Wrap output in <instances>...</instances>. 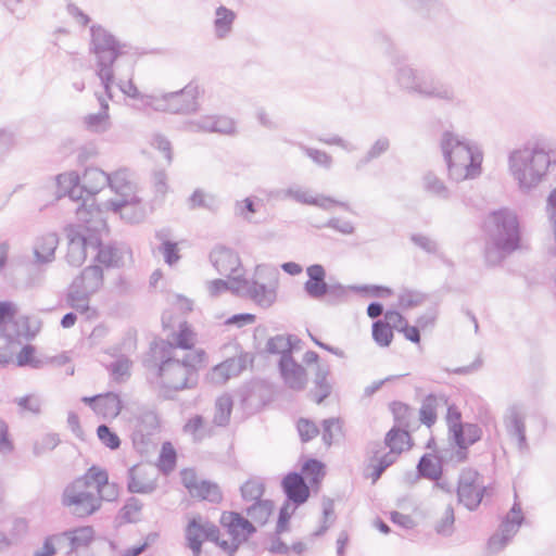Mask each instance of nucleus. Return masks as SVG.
Returning <instances> with one entry per match:
<instances>
[{"label": "nucleus", "mask_w": 556, "mask_h": 556, "mask_svg": "<svg viewBox=\"0 0 556 556\" xmlns=\"http://www.w3.org/2000/svg\"><path fill=\"white\" fill-rule=\"evenodd\" d=\"M523 521V515L519 504L515 503L506 515L497 532H495L489 540V549L493 553L503 549L513 536L518 532Z\"/></svg>", "instance_id": "nucleus-16"}, {"label": "nucleus", "mask_w": 556, "mask_h": 556, "mask_svg": "<svg viewBox=\"0 0 556 556\" xmlns=\"http://www.w3.org/2000/svg\"><path fill=\"white\" fill-rule=\"evenodd\" d=\"M109 175L100 168L90 167L87 168L80 177L81 188V203L77 207L86 205L88 210H99L94 206L93 201L88 204V201L108 186Z\"/></svg>", "instance_id": "nucleus-20"}, {"label": "nucleus", "mask_w": 556, "mask_h": 556, "mask_svg": "<svg viewBox=\"0 0 556 556\" xmlns=\"http://www.w3.org/2000/svg\"><path fill=\"white\" fill-rule=\"evenodd\" d=\"M489 242L498 253H511L520 244V225L517 214L509 208L490 213L484 222Z\"/></svg>", "instance_id": "nucleus-7"}, {"label": "nucleus", "mask_w": 556, "mask_h": 556, "mask_svg": "<svg viewBox=\"0 0 556 556\" xmlns=\"http://www.w3.org/2000/svg\"><path fill=\"white\" fill-rule=\"evenodd\" d=\"M97 435L101 443L110 450H117L121 446L118 435L113 432L106 425H100L97 429Z\"/></svg>", "instance_id": "nucleus-61"}, {"label": "nucleus", "mask_w": 556, "mask_h": 556, "mask_svg": "<svg viewBox=\"0 0 556 556\" xmlns=\"http://www.w3.org/2000/svg\"><path fill=\"white\" fill-rule=\"evenodd\" d=\"M131 441L134 447L140 454H146L154 445L153 437L159 430V417L152 409L140 408L132 419Z\"/></svg>", "instance_id": "nucleus-13"}, {"label": "nucleus", "mask_w": 556, "mask_h": 556, "mask_svg": "<svg viewBox=\"0 0 556 556\" xmlns=\"http://www.w3.org/2000/svg\"><path fill=\"white\" fill-rule=\"evenodd\" d=\"M219 529L208 522H202V519H191L185 529V539L187 546L191 549L193 556H200L202 552V543L204 540H210L218 545Z\"/></svg>", "instance_id": "nucleus-17"}, {"label": "nucleus", "mask_w": 556, "mask_h": 556, "mask_svg": "<svg viewBox=\"0 0 556 556\" xmlns=\"http://www.w3.org/2000/svg\"><path fill=\"white\" fill-rule=\"evenodd\" d=\"M94 251H97V261L108 267L124 266L126 257L130 254L128 248L123 244L103 245L100 241Z\"/></svg>", "instance_id": "nucleus-27"}, {"label": "nucleus", "mask_w": 556, "mask_h": 556, "mask_svg": "<svg viewBox=\"0 0 556 556\" xmlns=\"http://www.w3.org/2000/svg\"><path fill=\"white\" fill-rule=\"evenodd\" d=\"M265 491V485L262 479L251 478L245 481L241 488V496L245 502H257L262 500Z\"/></svg>", "instance_id": "nucleus-46"}, {"label": "nucleus", "mask_w": 556, "mask_h": 556, "mask_svg": "<svg viewBox=\"0 0 556 556\" xmlns=\"http://www.w3.org/2000/svg\"><path fill=\"white\" fill-rule=\"evenodd\" d=\"M274 508V504L269 500H261L253 502L251 506L247 508V515L255 522L264 525L270 516Z\"/></svg>", "instance_id": "nucleus-45"}, {"label": "nucleus", "mask_w": 556, "mask_h": 556, "mask_svg": "<svg viewBox=\"0 0 556 556\" xmlns=\"http://www.w3.org/2000/svg\"><path fill=\"white\" fill-rule=\"evenodd\" d=\"M279 371L285 384L294 390L302 391L307 384L305 368L295 362L292 355L281 356L278 363Z\"/></svg>", "instance_id": "nucleus-21"}, {"label": "nucleus", "mask_w": 556, "mask_h": 556, "mask_svg": "<svg viewBox=\"0 0 556 556\" xmlns=\"http://www.w3.org/2000/svg\"><path fill=\"white\" fill-rule=\"evenodd\" d=\"M141 509L142 503L136 497H130L122 508V517L127 522H137L140 519Z\"/></svg>", "instance_id": "nucleus-60"}, {"label": "nucleus", "mask_w": 556, "mask_h": 556, "mask_svg": "<svg viewBox=\"0 0 556 556\" xmlns=\"http://www.w3.org/2000/svg\"><path fill=\"white\" fill-rule=\"evenodd\" d=\"M395 80L402 89L422 98L437 99L452 104L460 102L451 84L434 78L426 70H417L408 64L399 63Z\"/></svg>", "instance_id": "nucleus-6"}, {"label": "nucleus", "mask_w": 556, "mask_h": 556, "mask_svg": "<svg viewBox=\"0 0 556 556\" xmlns=\"http://www.w3.org/2000/svg\"><path fill=\"white\" fill-rule=\"evenodd\" d=\"M153 468L148 465H135L128 469L127 488L131 493L149 494L156 489L155 478L151 476Z\"/></svg>", "instance_id": "nucleus-23"}, {"label": "nucleus", "mask_w": 556, "mask_h": 556, "mask_svg": "<svg viewBox=\"0 0 556 556\" xmlns=\"http://www.w3.org/2000/svg\"><path fill=\"white\" fill-rule=\"evenodd\" d=\"M341 422L338 418H328L323 421V441L330 446L333 440L341 433Z\"/></svg>", "instance_id": "nucleus-59"}, {"label": "nucleus", "mask_w": 556, "mask_h": 556, "mask_svg": "<svg viewBox=\"0 0 556 556\" xmlns=\"http://www.w3.org/2000/svg\"><path fill=\"white\" fill-rule=\"evenodd\" d=\"M94 491L86 472L66 485L62 494V505L76 517H88L99 510V496Z\"/></svg>", "instance_id": "nucleus-10"}, {"label": "nucleus", "mask_w": 556, "mask_h": 556, "mask_svg": "<svg viewBox=\"0 0 556 556\" xmlns=\"http://www.w3.org/2000/svg\"><path fill=\"white\" fill-rule=\"evenodd\" d=\"M526 417L527 413L521 404H513L507 407L504 416L503 424L507 434L517 441L520 451L527 448L526 437Z\"/></svg>", "instance_id": "nucleus-19"}, {"label": "nucleus", "mask_w": 556, "mask_h": 556, "mask_svg": "<svg viewBox=\"0 0 556 556\" xmlns=\"http://www.w3.org/2000/svg\"><path fill=\"white\" fill-rule=\"evenodd\" d=\"M425 300H426L425 294L417 292V291H413V290H403L399 294V305L403 309H408V308L419 306L425 302Z\"/></svg>", "instance_id": "nucleus-57"}, {"label": "nucleus", "mask_w": 556, "mask_h": 556, "mask_svg": "<svg viewBox=\"0 0 556 556\" xmlns=\"http://www.w3.org/2000/svg\"><path fill=\"white\" fill-rule=\"evenodd\" d=\"M222 526L227 530L229 539H220L218 535V546L232 556L239 546L256 531L251 521L236 511H225L220 517Z\"/></svg>", "instance_id": "nucleus-12"}, {"label": "nucleus", "mask_w": 556, "mask_h": 556, "mask_svg": "<svg viewBox=\"0 0 556 556\" xmlns=\"http://www.w3.org/2000/svg\"><path fill=\"white\" fill-rule=\"evenodd\" d=\"M193 497H199L212 503H219L223 498L222 491L216 483L201 480L197 491H192Z\"/></svg>", "instance_id": "nucleus-48"}, {"label": "nucleus", "mask_w": 556, "mask_h": 556, "mask_svg": "<svg viewBox=\"0 0 556 556\" xmlns=\"http://www.w3.org/2000/svg\"><path fill=\"white\" fill-rule=\"evenodd\" d=\"M185 129L190 132H215L232 136L237 132L236 122L225 115H203L185 123Z\"/></svg>", "instance_id": "nucleus-18"}, {"label": "nucleus", "mask_w": 556, "mask_h": 556, "mask_svg": "<svg viewBox=\"0 0 556 556\" xmlns=\"http://www.w3.org/2000/svg\"><path fill=\"white\" fill-rule=\"evenodd\" d=\"M307 157H309L317 166L329 169L332 166V157L323 150L309 148L303 143L296 144Z\"/></svg>", "instance_id": "nucleus-52"}, {"label": "nucleus", "mask_w": 556, "mask_h": 556, "mask_svg": "<svg viewBox=\"0 0 556 556\" xmlns=\"http://www.w3.org/2000/svg\"><path fill=\"white\" fill-rule=\"evenodd\" d=\"M556 166V148L546 142L528 143L508 155V169L522 193L538 188Z\"/></svg>", "instance_id": "nucleus-1"}, {"label": "nucleus", "mask_w": 556, "mask_h": 556, "mask_svg": "<svg viewBox=\"0 0 556 556\" xmlns=\"http://www.w3.org/2000/svg\"><path fill=\"white\" fill-rule=\"evenodd\" d=\"M204 351L185 353L181 350L162 352L159 365V378L163 389L181 391L191 389L198 383V369L204 362Z\"/></svg>", "instance_id": "nucleus-4"}, {"label": "nucleus", "mask_w": 556, "mask_h": 556, "mask_svg": "<svg viewBox=\"0 0 556 556\" xmlns=\"http://www.w3.org/2000/svg\"><path fill=\"white\" fill-rule=\"evenodd\" d=\"M455 522L454 509L451 505H447L444 509L442 517L435 523V531L441 535H451Z\"/></svg>", "instance_id": "nucleus-55"}, {"label": "nucleus", "mask_w": 556, "mask_h": 556, "mask_svg": "<svg viewBox=\"0 0 556 556\" xmlns=\"http://www.w3.org/2000/svg\"><path fill=\"white\" fill-rule=\"evenodd\" d=\"M59 245V237L55 232H49L36 238L34 242L35 263L47 264L54 260V253Z\"/></svg>", "instance_id": "nucleus-29"}, {"label": "nucleus", "mask_w": 556, "mask_h": 556, "mask_svg": "<svg viewBox=\"0 0 556 556\" xmlns=\"http://www.w3.org/2000/svg\"><path fill=\"white\" fill-rule=\"evenodd\" d=\"M311 205L317 206L325 211H329L334 205L340 206L344 210H350V206L346 202H342V201L336 200L331 197L324 195V194L314 195L313 202Z\"/></svg>", "instance_id": "nucleus-64"}, {"label": "nucleus", "mask_w": 556, "mask_h": 556, "mask_svg": "<svg viewBox=\"0 0 556 556\" xmlns=\"http://www.w3.org/2000/svg\"><path fill=\"white\" fill-rule=\"evenodd\" d=\"M200 89L189 84L178 91L169 92L170 114H191L199 110Z\"/></svg>", "instance_id": "nucleus-22"}, {"label": "nucleus", "mask_w": 556, "mask_h": 556, "mask_svg": "<svg viewBox=\"0 0 556 556\" xmlns=\"http://www.w3.org/2000/svg\"><path fill=\"white\" fill-rule=\"evenodd\" d=\"M422 186L426 192L438 199L447 200L451 197V192L444 181L432 172L424 175Z\"/></svg>", "instance_id": "nucleus-40"}, {"label": "nucleus", "mask_w": 556, "mask_h": 556, "mask_svg": "<svg viewBox=\"0 0 556 556\" xmlns=\"http://www.w3.org/2000/svg\"><path fill=\"white\" fill-rule=\"evenodd\" d=\"M301 340L294 336L278 334L270 338L266 344V351L271 354L292 355V352L299 349Z\"/></svg>", "instance_id": "nucleus-37"}, {"label": "nucleus", "mask_w": 556, "mask_h": 556, "mask_svg": "<svg viewBox=\"0 0 556 556\" xmlns=\"http://www.w3.org/2000/svg\"><path fill=\"white\" fill-rule=\"evenodd\" d=\"M372 338L378 345L389 346L393 339L392 329L383 321L377 320L372 324Z\"/></svg>", "instance_id": "nucleus-54"}, {"label": "nucleus", "mask_w": 556, "mask_h": 556, "mask_svg": "<svg viewBox=\"0 0 556 556\" xmlns=\"http://www.w3.org/2000/svg\"><path fill=\"white\" fill-rule=\"evenodd\" d=\"M447 404L444 395L429 394L422 401L419 409L420 420L424 425L431 427L437 421V410Z\"/></svg>", "instance_id": "nucleus-36"}, {"label": "nucleus", "mask_w": 556, "mask_h": 556, "mask_svg": "<svg viewBox=\"0 0 556 556\" xmlns=\"http://www.w3.org/2000/svg\"><path fill=\"white\" fill-rule=\"evenodd\" d=\"M237 14L233 10L225 5L217 7L213 21V31L215 38L218 40L228 38L233 30Z\"/></svg>", "instance_id": "nucleus-30"}, {"label": "nucleus", "mask_w": 556, "mask_h": 556, "mask_svg": "<svg viewBox=\"0 0 556 556\" xmlns=\"http://www.w3.org/2000/svg\"><path fill=\"white\" fill-rule=\"evenodd\" d=\"M184 432L191 435L194 441H201L211 435L212 426L202 416L195 415L185 424Z\"/></svg>", "instance_id": "nucleus-41"}, {"label": "nucleus", "mask_w": 556, "mask_h": 556, "mask_svg": "<svg viewBox=\"0 0 556 556\" xmlns=\"http://www.w3.org/2000/svg\"><path fill=\"white\" fill-rule=\"evenodd\" d=\"M90 52L96 58V75L109 99H114L113 84L121 67L132 71L134 59L127 51V45L121 42L101 25L90 27Z\"/></svg>", "instance_id": "nucleus-2"}, {"label": "nucleus", "mask_w": 556, "mask_h": 556, "mask_svg": "<svg viewBox=\"0 0 556 556\" xmlns=\"http://www.w3.org/2000/svg\"><path fill=\"white\" fill-rule=\"evenodd\" d=\"M87 478L91 480L96 494L99 496V508L103 501L112 502L118 496V489L115 483L109 482L106 470L92 466L87 470Z\"/></svg>", "instance_id": "nucleus-24"}, {"label": "nucleus", "mask_w": 556, "mask_h": 556, "mask_svg": "<svg viewBox=\"0 0 556 556\" xmlns=\"http://www.w3.org/2000/svg\"><path fill=\"white\" fill-rule=\"evenodd\" d=\"M210 261L216 271L238 285L243 278V268L239 255L231 249L216 247L210 253Z\"/></svg>", "instance_id": "nucleus-15"}, {"label": "nucleus", "mask_w": 556, "mask_h": 556, "mask_svg": "<svg viewBox=\"0 0 556 556\" xmlns=\"http://www.w3.org/2000/svg\"><path fill=\"white\" fill-rule=\"evenodd\" d=\"M486 486L480 473L471 468L463 469L457 484L458 503L469 510H476L481 504Z\"/></svg>", "instance_id": "nucleus-14"}, {"label": "nucleus", "mask_w": 556, "mask_h": 556, "mask_svg": "<svg viewBox=\"0 0 556 556\" xmlns=\"http://www.w3.org/2000/svg\"><path fill=\"white\" fill-rule=\"evenodd\" d=\"M160 463L163 470H172L176 464V451L169 442L162 445Z\"/></svg>", "instance_id": "nucleus-63"}, {"label": "nucleus", "mask_w": 556, "mask_h": 556, "mask_svg": "<svg viewBox=\"0 0 556 556\" xmlns=\"http://www.w3.org/2000/svg\"><path fill=\"white\" fill-rule=\"evenodd\" d=\"M390 149V140L387 137L378 138L367 150V152L357 161L356 169H362L374 160L380 157Z\"/></svg>", "instance_id": "nucleus-42"}, {"label": "nucleus", "mask_w": 556, "mask_h": 556, "mask_svg": "<svg viewBox=\"0 0 556 556\" xmlns=\"http://www.w3.org/2000/svg\"><path fill=\"white\" fill-rule=\"evenodd\" d=\"M108 100H110L108 97L98 96L99 111L84 116L83 125L89 132L101 135L111 129L112 121L109 114L110 105Z\"/></svg>", "instance_id": "nucleus-26"}, {"label": "nucleus", "mask_w": 556, "mask_h": 556, "mask_svg": "<svg viewBox=\"0 0 556 556\" xmlns=\"http://www.w3.org/2000/svg\"><path fill=\"white\" fill-rule=\"evenodd\" d=\"M329 376L330 366L328 364H317L314 369V388L311 391V395L317 404H320L332 391V384L328 380Z\"/></svg>", "instance_id": "nucleus-32"}, {"label": "nucleus", "mask_w": 556, "mask_h": 556, "mask_svg": "<svg viewBox=\"0 0 556 556\" xmlns=\"http://www.w3.org/2000/svg\"><path fill=\"white\" fill-rule=\"evenodd\" d=\"M193 345V333L185 324L181 325L179 331L174 334L173 341L164 344L162 352L170 353L172 350H181L185 353H190L191 351H200L199 349H194Z\"/></svg>", "instance_id": "nucleus-35"}, {"label": "nucleus", "mask_w": 556, "mask_h": 556, "mask_svg": "<svg viewBox=\"0 0 556 556\" xmlns=\"http://www.w3.org/2000/svg\"><path fill=\"white\" fill-rule=\"evenodd\" d=\"M134 70L128 73L125 67L119 68V73L115 74V81L113 87L116 86L127 97L137 99L142 103V97L146 94L141 93L132 81Z\"/></svg>", "instance_id": "nucleus-39"}, {"label": "nucleus", "mask_w": 556, "mask_h": 556, "mask_svg": "<svg viewBox=\"0 0 556 556\" xmlns=\"http://www.w3.org/2000/svg\"><path fill=\"white\" fill-rule=\"evenodd\" d=\"M482 437L481 428L476 424H465L463 427H457V431L452 437L454 441H460V444L472 445L478 442Z\"/></svg>", "instance_id": "nucleus-44"}, {"label": "nucleus", "mask_w": 556, "mask_h": 556, "mask_svg": "<svg viewBox=\"0 0 556 556\" xmlns=\"http://www.w3.org/2000/svg\"><path fill=\"white\" fill-rule=\"evenodd\" d=\"M122 409V401L115 393L109 392L100 394L98 404L96 405V413L103 418H115Z\"/></svg>", "instance_id": "nucleus-38"}, {"label": "nucleus", "mask_w": 556, "mask_h": 556, "mask_svg": "<svg viewBox=\"0 0 556 556\" xmlns=\"http://www.w3.org/2000/svg\"><path fill=\"white\" fill-rule=\"evenodd\" d=\"M440 148L450 179L459 182L480 176L483 154L476 143L446 130L441 135Z\"/></svg>", "instance_id": "nucleus-3"}, {"label": "nucleus", "mask_w": 556, "mask_h": 556, "mask_svg": "<svg viewBox=\"0 0 556 556\" xmlns=\"http://www.w3.org/2000/svg\"><path fill=\"white\" fill-rule=\"evenodd\" d=\"M302 472L312 484L318 483L325 476L324 464L317 459H308L302 466Z\"/></svg>", "instance_id": "nucleus-53"}, {"label": "nucleus", "mask_w": 556, "mask_h": 556, "mask_svg": "<svg viewBox=\"0 0 556 556\" xmlns=\"http://www.w3.org/2000/svg\"><path fill=\"white\" fill-rule=\"evenodd\" d=\"M298 431L303 442H308L319 433L318 427L311 420L301 418L298 421Z\"/></svg>", "instance_id": "nucleus-62"}, {"label": "nucleus", "mask_w": 556, "mask_h": 556, "mask_svg": "<svg viewBox=\"0 0 556 556\" xmlns=\"http://www.w3.org/2000/svg\"><path fill=\"white\" fill-rule=\"evenodd\" d=\"M103 286V270L98 265L86 267L68 287L66 303L79 313L90 311L89 299Z\"/></svg>", "instance_id": "nucleus-11"}, {"label": "nucleus", "mask_w": 556, "mask_h": 556, "mask_svg": "<svg viewBox=\"0 0 556 556\" xmlns=\"http://www.w3.org/2000/svg\"><path fill=\"white\" fill-rule=\"evenodd\" d=\"M308 280L304 283V290L312 299L319 300L327 293L329 283L325 281L326 270L319 264L311 265L306 268Z\"/></svg>", "instance_id": "nucleus-28"}, {"label": "nucleus", "mask_w": 556, "mask_h": 556, "mask_svg": "<svg viewBox=\"0 0 556 556\" xmlns=\"http://www.w3.org/2000/svg\"><path fill=\"white\" fill-rule=\"evenodd\" d=\"M60 443L58 434L47 433L34 443V454L36 456L43 455L45 453L54 450Z\"/></svg>", "instance_id": "nucleus-58"}, {"label": "nucleus", "mask_w": 556, "mask_h": 556, "mask_svg": "<svg viewBox=\"0 0 556 556\" xmlns=\"http://www.w3.org/2000/svg\"><path fill=\"white\" fill-rule=\"evenodd\" d=\"M217 206V199L212 194H206L201 189L194 190V192L189 198V207L192 210L197 207H203L210 211H215Z\"/></svg>", "instance_id": "nucleus-50"}, {"label": "nucleus", "mask_w": 556, "mask_h": 556, "mask_svg": "<svg viewBox=\"0 0 556 556\" xmlns=\"http://www.w3.org/2000/svg\"><path fill=\"white\" fill-rule=\"evenodd\" d=\"M108 186L116 194V199L108 201V207L114 213H119L122 218L130 223L139 222L143 215L142 212L134 214L128 212L140 203L130 173L127 169L114 172L112 175H109Z\"/></svg>", "instance_id": "nucleus-9"}, {"label": "nucleus", "mask_w": 556, "mask_h": 556, "mask_svg": "<svg viewBox=\"0 0 556 556\" xmlns=\"http://www.w3.org/2000/svg\"><path fill=\"white\" fill-rule=\"evenodd\" d=\"M59 536H61V540L66 538L70 541L71 549L67 552V556H78L80 551L89 548V544L93 540V529L91 527H80L65 531Z\"/></svg>", "instance_id": "nucleus-31"}, {"label": "nucleus", "mask_w": 556, "mask_h": 556, "mask_svg": "<svg viewBox=\"0 0 556 556\" xmlns=\"http://www.w3.org/2000/svg\"><path fill=\"white\" fill-rule=\"evenodd\" d=\"M410 435L406 430H401L397 428H392L386 435L384 444L390 450L392 446L399 448V454H401L406 445H409Z\"/></svg>", "instance_id": "nucleus-49"}, {"label": "nucleus", "mask_w": 556, "mask_h": 556, "mask_svg": "<svg viewBox=\"0 0 556 556\" xmlns=\"http://www.w3.org/2000/svg\"><path fill=\"white\" fill-rule=\"evenodd\" d=\"M287 500L295 507L304 504L309 496V488L299 472H289L281 481Z\"/></svg>", "instance_id": "nucleus-25"}, {"label": "nucleus", "mask_w": 556, "mask_h": 556, "mask_svg": "<svg viewBox=\"0 0 556 556\" xmlns=\"http://www.w3.org/2000/svg\"><path fill=\"white\" fill-rule=\"evenodd\" d=\"M417 469L421 477L430 480H438L442 473L441 465L430 454L421 456Z\"/></svg>", "instance_id": "nucleus-47"}, {"label": "nucleus", "mask_w": 556, "mask_h": 556, "mask_svg": "<svg viewBox=\"0 0 556 556\" xmlns=\"http://www.w3.org/2000/svg\"><path fill=\"white\" fill-rule=\"evenodd\" d=\"M56 184L61 195H67L73 202L81 201L80 177L74 173H64L56 176Z\"/></svg>", "instance_id": "nucleus-34"}, {"label": "nucleus", "mask_w": 556, "mask_h": 556, "mask_svg": "<svg viewBox=\"0 0 556 556\" xmlns=\"http://www.w3.org/2000/svg\"><path fill=\"white\" fill-rule=\"evenodd\" d=\"M232 410V399L228 394L219 396L215 402V414L213 422L216 426H226L230 419Z\"/></svg>", "instance_id": "nucleus-43"}, {"label": "nucleus", "mask_w": 556, "mask_h": 556, "mask_svg": "<svg viewBox=\"0 0 556 556\" xmlns=\"http://www.w3.org/2000/svg\"><path fill=\"white\" fill-rule=\"evenodd\" d=\"M79 225L66 229L68 250L66 261L72 266H80L89 249L96 250L99 245V233L105 228L100 210H88L86 205L76 208Z\"/></svg>", "instance_id": "nucleus-5"}, {"label": "nucleus", "mask_w": 556, "mask_h": 556, "mask_svg": "<svg viewBox=\"0 0 556 556\" xmlns=\"http://www.w3.org/2000/svg\"><path fill=\"white\" fill-rule=\"evenodd\" d=\"M142 106L144 109H152L156 112L170 113L169 106V92L161 96L146 94L142 97Z\"/></svg>", "instance_id": "nucleus-51"}, {"label": "nucleus", "mask_w": 556, "mask_h": 556, "mask_svg": "<svg viewBox=\"0 0 556 556\" xmlns=\"http://www.w3.org/2000/svg\"><path fill=\"white\" fill-rule=\"evenodd\" d=\"M243 368L244 361L241 357L228 358L213 368L210 379L214 383L223 384L231 377L238 376Z\"/></svg>", "instance_id": "nucleus-33"}, {"label": "nucleus", "mask_w": 556, "mask_h": 556, "mask_svg": "<svg viewBox=\"0 0 556 556\" xmlns=\"http://www.w3.org/2000/svg\"><path fill=\"white\" fill-rule=\"evenodd\" d=\"M279 273L268 265H257L252 279L242 278L232 287V293L248 296L258 306L267 308L274 304L277 298Z\"/></svg>", "instance_id": "nucleus-8"}, {"label": "nucleus", "mask_w": 556, "mask_h": 556, "mask_svg": "<svg viewBox=\"0 0 556 556\" xmlns=\"http://www.w3.org/2000/svg\"><path fill=\"white\" fill-rule=\"evenodd\" d=\"M282 197L285 199H292L298 203L311 205L313 202L314 194L300 186H291L282 190Z\"/></svg>", "instance_id": "nucleus-56"}]
</instances>
